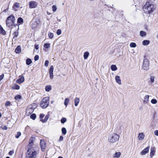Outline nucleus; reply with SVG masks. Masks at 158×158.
Returning <instances> with one entry per match:
<instances>
[{"label":"nucleus","mask_w":158,"mask_h":158,"mask_svg":"<svg viewBox=\"0 0 158 158\" xmlns=\"http://www.w3.org/2000/svg\"><path fill=\"white\" fill-rule=\"evenodd\" d=\"M151 102L153 104H155L157 103V101L155 99H153L151 100Z\"/></svg>","instance_id":"79ce46f5"},{"label":"nucleus","mask_w":158,"mask_h":158,"mask_svg":"<svg viewBox=\"0 0 158 158\" xmlns=\"http://www.w3.org/2000/svg\"><path fill=\"white\" fill-rule=\"evenodd\" d=\"M49 98L48 97L44 98L41 100L40 106L42 108H46L48 106Z\"/></svg>","instance_id":"20e7f679"},{"label":"nucleus","mask_w":158,"mask_h":158,"mask_svg":"<svg viewBox=\"0 0 158 158\" xmlns=\"http://www.w3.org/2000/svg\"><path fill=\"white\" fill-rule=\"evenodd\" d=\"M146 35V32L145 31H140V35L141 37H144Z\"/></svg>","instance_id":"bb28decb"},{"label":"nucleus","mask_w":158,"mask_h":158,"mask_svg":"<svg viewBox=\"0 0 158 158\" xmlns=\"http://www.w3.org/2000/svg\"><path fill=\"white\" fill-rule=\"evenodd\" d=\"M1 116H2L1 114V113H0V118L1 117Z\"/></svg>","instance_id":"e2e57ef3"},{"label":"nucleus","mask_w":158,"mask_h":158,"mask_svg":"<svg viewBox=\"0 0 158 158\" xmlns=\"http://www.w3.org/2000/svg\"><path fill=\"white\" fill-rule=\"evenodd\" d=\"M19 3L15 2L13 5L12 7L15 11H16L17 10L15 9V8H19Z\"/></svg>","instance_id":"f3484780"},{"label":"nucleus","mask_w":158,"mask_h":158,"mask_svg":"<svg viewBox=\"0 0 158 158\" xmlns=\"http://www.w3.org/2000/svg\"><path fill=\"white\" fill-rule=\"evenodd\" d=\"M19 88L20 86L16 84H15L14 86L12 87V89H13L19 90Z\"/></svg>","instance_id":"5701e85b"},{"label":"nucleus","mask_w":158,"mask_h":158,"mask_svg":"<svg viewBox=\"0 0 158 158\" xmlns=\"http://www.w3.org/2000/svg\"><path fill=\"white\" fill-rule=\"evenodd\" d=\"M111 69L112 71H115L117 69V68L115 65L113 64L111 66Z\"/></svg>","instance_id":"c85d7f7f"},{"label":"nucleus","mask_w":158,"mask_h":158,"mask_svg":"<svg viewBox=\"0 0 158 158\" xmlns=\"http://www.w3.org/2000/svg\"><path fill=\"white\" fill-rule=\"evenodd\" d=\"M19 78L16 81V82L18 84H21L24 81V77L22 76H19Z\"/></svg>","instance_id":"9d476101"},{"label":"nucleus","mask_w":158,"mask_h":158,"mask_svg":"<svg viewBox=\"0 0 158 158\" xmlns=\"http://www.w3.org/2000/svg\"><path fill=\"white\" fill-rule=\"evenodd\" d=\"M36 117V114H33L30 115V118L33 120H35Z\"/></svg>","instance_id":"f704fd0d"},{"label":"nucleus","mask_w":158,"mask_h":158,"mask_svg":"<svg viewBox=\"0 0 158 158\" xmlns=\"http://www.w3.org/2000/svg\"><path fill=\"white\" fill-rule=\"evenodd\" d=\"M46 143L44 140L42 139L40 140V145L41 150L42 151H44L46 147Z\"/></svg>","instance_id":"1a4fd4ad"},{"label":"nucleus","mask_w":158,"mask_h":158,"mask_svg":"<svg viewBox=\"0 0 158 158\" xmlns=\"http://www.w3.org/2000/svg\"><path fill=\"white\" fill-rule=\"evenodd\" d=\"M58 158H63L61 156H59Z\"/></svg>","instance_id":"680f3d73"},{"label":"nucleus","mask_w":158,"mask_h":158,"mask_svg":"<svg viewBox=\"0 0 158 158\" xmlns=\"http://www.w3.org/2000/svg\"><path fill=\"white\" fill-rule=\"evenodd\" d=\"M115 79L117 83L119 85L121 84V80L119 76L117 75L115 77Z\"/></svg>","instance_id":"ddd939ff"},{"label":"nucleus","mask_w":158,"mask_h":158,"mask_svg":"<svg viewBox=\"0 0 158 158\" xmlns=\"http://www.w3.org/2000/svg\"><path fill=\"white\" fill-rule=\"evenodd\" d=\"M48 36L50 39H52L53 37V34L52 33H49L48 34Z\"/></svg>","instance_id":"a19ab883"},{"label":"nucleus","mask_w":158,"mask_h":158,"mask_svg":"<svg viewBox=\"0 0 158 158\" xmlns=\"http://www.w3.org/2000/svg\"><path fill=\"white\" fill-rule=\"evenodd\" d=\"M15 20V17L13 15L9 16L6 19V26L9 27L11 26L14 24Z\"/></svg>","instance_id":"39448f33"},{"label":"nucleus","mask_w":158,"mask_h":158,"mask_svg":"<svg viewBox=\"0 0 158 158\" xmlns=\"http://www.w3.org/2000/svg\"><path fill=\"white\" fill-rule=\"evenodd\" d=\"M37 3L34 1H31L29 2V6L31 8H35L37 6Z\"/></svg>","instance_id":"6e6552de"},{"label":"nucleus","mask_w":158,"mask_h":158,"mask_svg":"<svg viewBox=\"0 0 158 158\" xmlns=\"http://www.w3.org/2000/svg\"><path fill=\"white\" fill-rule=\"evenodd\" d=\"M36 104H33L32 107H29L27 108L26 110V114L27 115H29L33 112L35 108V107H34V105H35V106L36 107Z\"/></svg>","instance_id":"0eeeda50"},{"label":"nucleus","mask_w":158,"mask_h":158,"mask_svg":"<svg viewBox=\"0 0 158 158\" xmlns=\"http://www.w3.org/2000/svg\"><path fill=\"white\" fill-rule=\"evenodd\" d=\"M150 43V41L149 40H144L142 42V44L144 45H147Z\"/></svg>","instance_id":"393cba45"},{"label":"nucleus","mask_w":158,"mask_h":158,"mask_svg":"<svg viewBox=\"0 0 158 158\" xmlns=\"http://www.w3.org/2000/svg\"><path fill=\"white\" fill-rule=\"evenodd\" d=\"M61 31L60 29H58L56 31V34L57 35H59L61 34Z\"/></svg>","instance_id":"c03bdc74"},{"label":"nucleus","mask_w":158,"mask_h":158,"mask_svg":"<svg viewBox=\"0 0 158 158\" xmlns=\"http://www.w3.org/2000/svg\"><path fill=\"white\" fill-rule=\"evenodd\" d=\"M155 151L153 148H151V152L150 153V156L152 158V156L154 155L155 153Z\"/></svg>","instance_id":"b1692460"},{"label":"nucleus","mask_w":158,"mask_h":158,"mask_svg":"<svg viewBox=\"0 0 158 158\" xmlns=\"http://www.w3.org/2000/svg\"><path fill=\"white\" fill-rule=\"evenodd\" d=\"M50 77L51 79H52L53 78V73H49Z\"/></svg>","instance_id":"49530a36"},{"label":"nucleus","mask_w":158,"mask_h":158,"mask_svg":"<svg viewBox=\"0 0 158 158\" xmlns=\"http://www.w3.org/2000/svg\"><path fill=\"white\" fill-rule=\"evenodd\" d=\"M50 44H49L46 43L45 44L44 46V48H48L50 47Z\"/></svg>","instance_id":"58836bf2"},{"label":"nucleus","mask_w":158,"mask_h":158,"mask_svg":"<svg viewBox=\"0 0 158 158\" xmlns=\"http://www.w3.org/2000/svg\"><path fill=\"white\" fill-rule=\"evenodd\" d=\"M47 14L48 15L50 14V13H49L48 12H47Z\"/></svg>","instance_id":"052dcab7"},{"label":"nucleus","mask_w":158,"mask_h":158,"mask_svg":"<svg viewBox=\"0 0 158 158\" xmlns=\"http://www.w3.org/2000/svg\"><path fill=\"white\" fill-rule=\"evenodd\" d=\"M6 158H10L9 157V156H7Z\"/></svg>","instance_id":"69168bd1"},{"label":"nucleus","mask_w":158,"mask_h":158,"mask_svg":"<svg viewBox=\"0 0 158 158\" xmlns=\"http://www.w3.org/2000/svg\"><path fill=\"white\" fill-rule=\"evenodd\" d=\"M149 98V96L148 95H146L145 97L144 100V102L147 103L148 100Z\"/></svg>","instance_id":"2f4dec72"},{"label":"nucleus","mask_w":158,"mask_h":158,"mask_svg":"<svg viewBox=\"0 0 158 158\" xmlns=\"http://www.w3.org/2000/svg\"><path fill=\"white\" fill-rule=\"evenodd\" d=\"M144 135L143 133H140L138 135V138L139 140L143 139L144 137Z\"/></svg>","instance_id":"4468645a"},{"label":"nucleus","mask_w":158,"mask_h":158,"mask_svg":"<svg viewBox=\"0 0 158 158\" xmlns=\"http://www.w3.org/2000/svg\"><path fill=\"white\" fill-rule=\"evenodd\" d=\"M36 152L31 147L27 150L26 154V158H34L36 156Z\"/></svg>","instance_id":"7ed1b4c3"},{"label":"nucleus","mask_w":158,"mask_h":158,"mask_svg":"<svg viewBox=\"0 0 158 158\" xmlns=\"http://www.w3.org/2000/svg\"><path fill=\"white\" fill-rule=\"evenodd\" d=\"M142 68L143 70H147L149 68V62L147 59L144 60Z\"/></svg>","instance_id":"423d86ee"},{"label":"nucleus","mask_w":158,"mask_h":158,"mask_svg":"<svg viewBox=\"0 0 158 158\" xmlns=\"http://www.w3.org/2000/svg\"><path fill=\"white\" fill-rule=\"evenodd\" d=\"M15 51L17 53H19L20 52L21 50L20 46H17V48H15Z\"/></svg>","instance_id":"aec40b11"},{"label":"nucleus","mask_w":158,"mask_h":158,"mask_svg":"<svg viewBox=\"0 0 158 158\" xmlns=\"http://www.w3.org/2000/svg\"><path fill=\"white\" fill-rule=\"evenodd\" d=\"M143 10L146 12L150 14L152 12L155 10L154 6L152 2L150 0H148L143 7Z\"/></svg>","instance_id":"f257e3e1"},{"label":"nucleus","mask_w":158,"mask_h":158,"mask_svg":"<svg viewBox=\"0 0 158 158\" xmlns=\"http://www.w3.org/2000/svg\"><path fill=\"white\" fill-rule=\"evenodd\" d=\"M149 147L148 146L144 149L141 152V154L142 155H144L146 154L148 152L149 150Z\"/></svg>","instance_id":"9b49d317"},{"label":"nucleus","mask_w":158,"mask_h":158,"mask_svg":"<svg viewBox=\"0 0 158 158\" xmlns=\"http://www.w3.org/2000/svg\"><path fill=\"white\" fill-rule=\"evenodd\" d=\"M4 77V75L3 74L0 76V81H1L3 79Z\"/></svg>","instance_id":"864d4df0"},{"label":"nucleus","mask_w":158,"mask_h":158,"mask_svg":"<svg viewBox=\"0 0 158 158\" xmlns=\"http://www.w3.org/2000/svg\"><path fill=\"white\" fill-rule=\"evenodd\" d=\"M156 37L158 39V34H157V35L156 36Z\"/></svg>","instance_id":"0e129e2a"},{"label":"nucleus","mask_w":158,"mask_h":158,"mask_svg":"<svg viewBox=\"0 0 158 158\" xmlns=\"http://www.w3.org/2000/svg\"><path fill=\"white\" fill-rule=\"evenodd\" d=\"M4 11H5V12L6 11V10H4Z\"/></svg>","instance_id":"774afa93"},{"label":"nucleus","mask_w":158,"mask_h":158,"mask_svg":"<svg viewBox=\"0 0 158 158\" xmlns=\"http://www.w3.org/2000/svg\"><path fill=\"white\" fill-rule=\"evenodd\" d=\"M53 101H51V103H53Z\"/></svg>","instance_id":"338daca9"},{"label":"nucleus","mask_w":158,"mask_h":158,"mask_svg":"<svg viewBox=\"0 0 158 158\" xmlns=\"http://www.w3.org/2000/svg\"><path fill=\"white\" fill-rule=\"evenodd\" d=\"M121 155V153L120 152H116L113 155V157L114 158H119Z\"/></svg>","instance_id":"dca6fc26"},{"label":"nucleus","mask_w":158,"mask_h":158,"mask_svg":"<svg viewBox=\"0 0 158 158\" xmlns=\"http://www.w3.org/2000/svg\"><path fill=\"white\" fill-rule=\"evenodd\" d=\"M119 138V136L115 133L109 134L108 135V141L109 142L114 143L117 141Z\"/></svg>","instance_id":"f03ea898"},{"label":"nucleus","mask_w":158,"mask_h":158,"mask_svg":"<svg viewBox=\"0 0 158 158\" xmlns=\"http://www.w3.org/2000/svg\"><path fill=\"white\" fill-rule=\"evenodd\" d=\"M32 61L30 59L28 58L26 60V64L27 65H29L32 63Z\"/></svg>","instance_id":"cd10ccee"},{"label":"nucleus","mask_w":158,"mask_h":158,"mask_svg":"<svg viewBox=\"0 0 158 158\" xmlns=\"http://www.w3.org/2000/svg\"><path fill=\"white\" fill-rule=\"evenodd\" d=\"M63 137L62 136H60V138H59V141H62L63 140Z\"/></svg>","instance_id":"bf43d9fd"},{"label":"nucleus","mask_w":158,"mask_h":158,"mask_svg":"<svg viewBox=\"0 0 158 158\" xmlns=\"http://www.w3.org/2000/svg\"><path fill=\"white\" fill-rule=\"evenodd\" d=\"M89 55V53L88 52L86 51L84 52L83 56L85 59H86L88 57Z\"/></svg>","instance_id":"4be33fe9"},{"label":"nucleus","mask_w":158,"mask_h":158,"mask_svg":"<svg viewBox=\"0 0 158 158\" xmlns=\"http://www.w3.org/2000/svg\"><path fill=\"white\" fill-rule=\"evenodd\" d=\"M52 89L51 86L50 85H47L45 86V89L46 91L47 92L49 91Z\"/></svg>","instance_id":"a878e982"},{"label":"nucleus","mask_w":158,"mask_h":158,"mask_svg":"<svg viewBox=\"0 0 158 158\" xmlns=\"http://www.w3.org/2000/svg\"><path fill=\"white\" fill-rule=\"evenodd\" d=\"M33 144V142L32 141H31L28 145V146H31Z\"/></svg>","instance_id":"5fc2aeb1"},{"label":"nucleus","mask_w":158,"mask_h":158,"mask_svg":"<svg viewBox=\"0 0 158 158\" xmlns=\"http://www.w3.org/2000/svg\"><path fill=\"white\" fill-rule=\"evenodd\" d=\"M130 46L132 48H135L136 46V44L135 43L132 42L130 44Z\"/></svg>","instance_id":"72a5a7b5"},{"label":"nucleus","mask_w":158,"mask_h":158,"mask_svg":"<svg viewBox=\"0 0 158 158\" xmlns=\"http://www.w3.org/2000/svg\"><path fill=\"white\" fill-rule=\"evenodd\" d=\"M7 129V127L6 126H4L2 127V129L3 130H6Z\"/></svg>","instance_id":"6e6d98bb"},{"label":"nucleus","mask_w":158,"mask_h":158,"mask_svg":"<svg viewBox=\"0 0 158 158\" xmlns=\"http://www.w3.org/2000/svg\"><path fill=\"white\" fill-rule=\"evenodd\" d=\"M52 11L54 12L56 10V7L55 5H53L52 6Z\"/></svg>","instance_id":"37998d69"},{"label":"nucleus","mask_w":158,"mask_h":158,"mask_svg":"<svg viewBox=\"0 0 158 158\" xmlns=\"http://www.w3.org/2000/svg\"><path fill=\"white\" fill-rule=\"evenodd\" d=\"M61 131H62V133L64 135H65L66 134L67 131H66V129L65 127H63L62 128Z\"/></svg>","instance_id":"473e14b6"},{"label":"nucleus","mask_w":158,"mask_h":158,"mask_svg":"<svg viewBox=\"0 0 158 158\" xmlns=\"http://www.w3.org/2000/svg\"><path fill=\"white\" fill-rule=\"evenodd\" d=\"M17 23L19 24H22L23 23V19L21 17H19L17 19Z\"/></svg>","instance_id":"412c9836"},{"label":"nucleus","mask_w":158,"mask_h":158,"mask_svg":"<svg viewBox=\"0 0 158 158\" xmlns=\"http://www.w3.org/2000/svg\"><path fill=\"white\" fill-rule=\"evenodd\" d=\"M10 104V102L9 101H7L6 102L5 104V105L6 106H8Z\"/></svg>","instance_id":"3c124183"},{"label":"nucleus","mask_w":158,"mask_h":158,"mask_svg":"<svg viewBox=\"0 0 158 158\" xmlns=\"http://www.w3.org/2000/svg\"><path fill=\"white\" fill-rule=\"evenodd\" d=\"M69 99L68 98H66L65 99L64 102V104L66 107L68 105V103H69Z\"/></svg>","instance_id":"7c9ffc66"},{"label":"nucleus","mask_w":158,"mask_h":158,"mask_svg":"<svg viewBox=\"0 0 158 158\" xmlns=\"http://www.w3.org/2000/svg\"><path fill=\"white\" fill-rule=\"evenodd\" d=\"M54 70V68L53 65H52L50 67L49 69V73H53Z\"/></svg>","instance_id":"4c0bfd02"},{"label":"nucleus","mask_w":158,"mask_h":158,"mask_svg":"<svg viewBox=\"0 0 158 158\" xmlns=\"http://www.w3.org/2000/svg\"><path fill=\"white\" fill-rule=\"evenodd\" d=\"M80 101V99L79 98H76L74 100V102H75V106H77L78 104H79Z\"/></svg>","instance_id":"6ab92c4d"},{"label":"nucleus","mask_w":158,"mask_h":158,"mask_svg":"<svg viewBox=\"0 0 158 158\" xmlns=\"http://www.w3.org/2000/svg\"><path fill=\"white\" fill-rule=\"evenodd\" d=\"M48 63H49L48 61V60H46L45 61V62L44 63V65L46 67H48Z\"/></svg>","instance_id":"de8ad7c7"},{"label":"nucleus","mask_w":158,"mask_h":158,"mask_svg":"<svg viewBox=\"0 0 158 158\" xmlns=\"http://www.w3.org/2000/svg\"><path fill=\"white\" fill-rule=\"evenodd\" d=\"M39 56L38 55H36L35 56L34 60L35 61H37L39 60Z\"/></svg>","instance_id":"a18cd8bd"},{"label":"nucleus","mask_w":158,"mask_h":158,"mask_svg":"<svg viewBox=\"0 0 158 158\" xmlns=\"http://www.w3.org/2000/svg\"><path fill=\"white\" fill-rule=\"evenodd\" d=\"M0 33L3 35H5L6 34L5 31L3 29L1 25H0Z\"/></svg>","instance_id":"a211bd4d"},{"label":"nucleus","mask_w":158,"mask_h":158,"mask_svg":"<svg viewBox=\"0 0 158 158\" xmlns=\"http://www.w3.org/2000/svg\"><path fill=\"white\" fill-rule=\"evenodd\" d=\"M154 80V77L153 76H151L150 77V80L151 82L152 83L153 82Z\"/></svg>","instance_id":"09e8293b"},{"label":"nucleus","mask_w":158,"mask_h":158,"mask_svg":"<svg viewBox=\"0 0 158 158\" xmlns=\"http://www.w3.org/2000/svg\"><path fill=\"white\" fill-rule=\"evenodd\" d=\"M154 134L155 135L158 136V130H156L154 131Z\"/></svg>","instance_id":"4d7b16f0"},{"label":"nucleus","mask_w":158,"mask_h":158,"mask_svg":"<svg viewBox=\"0 0 158 158\" xmlns=\"http://www.w3.org/2000/svg\"><path fill=\"white\" fill-rule=\"evenodd\" d=\"M49 117V114H47L45 117L44 119H40V121L43 123L46 122L48 120Z\"/></svg>","instance_id":"2eb2a0df"},{"label":"nucleus","mask_w":158,"mask_h":158,"mask_svg":"<svg viewBox=\"0 0 158 158\" xmlns=\"http://www.w3.org/2000/svg\"><path fill=\"white\" fill-rule=\"evenodd\" d=\"M35 48L36 49L38 50L39 48V45H35Z\"/></svg>","instance_id":"13d9d810"},{"label":"nucleus","mask_w":158,"mask_h":158,"mask_svg":"<svg viewBox=\"0 0 158 158\" xmlns=\"http://www.w3.org/2000/svg\"><path fill=\"white\" fill-rule=\"evenodd\" d=\"M14 153V151L13 150L10 151L9 152V155H12Z\"/></svg>","instance_id":"8fccbe9b"},{"label":"nucleus","mask_w":158,"mask_h":158,"mask_svg":"<svg viewBox=\"0 0 158 158\" xmlns=\"http://www.w3.org/2000/svg\"><path fill=\"white\" fill-rule=\"evenodd\" d=\"M44 114H41L40 115V119H42L44 117Z\"/></svg>","instance_id":"603ef678"},{"label":"nucleus","mask_w":158,"mask_h":158,"mask_svg":"<svg viewBox=\"0 0 158 158\" xmlns=\"http://www.w3.org/2000/svg\"><path fill=\"white\" fill-rule=\"evenodd\" d=\"M19 34V33L18 31H15L14 34V36L13 38H15V37H18Z\"/></svg>","instance_id":"e433bc0d"},{"label":"nucleus","mask_w":158,"mask_h":158,"mask_svg":"<svg viewBox=\"0 0 158 158\" xmlns=\"http://www.w3.org/2000/svg\"><path fill=\"white\" fill-rule=\"evenodd\" d=\"M21 96L19 95H16L15 97V99L18 101H19V100L21 99Z\"/></svg>","instance_id":"c756f323"},{"label":"nucleus","mask_w":158,"mask_h":158,"mask_svg":"<svg viewBox=\"0 0 158 158\" xmlns=\"http://www.w3.org/2000/svg\"><path fill=\"white\" fill-rule=\"evenodd\" d=\"M66 118H62L60 120L61 123L64 124L66 121Z\"/></svg>","instance_id":"c9c22d12"},{"label":"nucleus","mask_w":158,"mask_h":158,"mask_svg":"<svg viewBox=\"0 0 158 158\" xmlns=\"http://www.w3.org/2000/svg\"><path fill=\"white\" fill-rule=\"evenodd\" d=\"M38 25V23L37 21L33 22L31 25V27L32 29L36 28Z\"/></svg>","instance_id":"f8f14e48"},{"label":"nucleus","mask_w":158,"mask_h":158,"mask_svg":"<svg viewBox=\"0 0 158 158\" xmlns=\"http://www.w3.org/2000/svg\"><path fill=\"white\" fill-rule=\"evenodd\" d=\"M21 135V133L19 132H18L17 133V134L15 136V137L16 138H19V136Z\"/></svg>","instance_id":"ea45409f"}]
</instances>
